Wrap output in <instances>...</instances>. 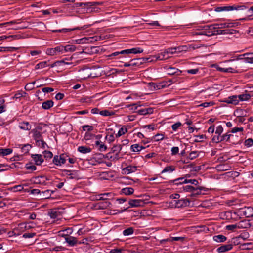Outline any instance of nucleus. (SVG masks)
<instances>
[{
    "mask_svg": "<svg viewBox=\"0 0 253 253\" xmlns=\"http://www.w3.org/2000/svg\"><path fill=\"white\" fill-rule=\"evenodd\" d=\"M247 8L246 6L244 4L233 5H227L225 6L217 7L215 9V11L217 12L222 11H231L236 10L237 11L245 10Z\"/></svg>",
    "mask_w": 253,
    "mask_h": 253,
    "instance_id": "nucleus-1",
    "label": "nucleus"
},
{
    "mask_svg": "<svg viewBox=\"0 0 253 253\" xmlns=\"http://www.w3.org/2000/svg\"><path fill=\"white\" fill-rule=\"evenodd\" d=\"M172 50L173 49H172L171 47L168 48L161 53L154 55L153 58H155V61L166 60L170 58L173 54ZM153 60H154V59H152L150 61Z\"/></svg>",
    "mask_w": 253,
    "mask_h": 253,
    "instance_id": "nucleus-2",
    "label": "nucleus"
},
{
    "mask_svg": "<svg viewBox=\"0 0 253 253\" xmlns=\"http://www.w3.org/2000/svg\"><path fill=\"white\" fill-rule=\"evenodd\" d=\"M179 189L180 192H191L192 193L191 194L190 196L192 197L200 194L201 193V190L203 189V187H198L195 188L192 186L186 185L182 186V187H181Z\"/></svg>",
    "mask_w": 253,
    "mask_h": 253,
    "instance_id": "nucleus-3",
    "label": "nucleus"
},
{
    "mask_svg": "<svg viewBox=\"0 0 253 253\" xmlns=\"http://www.w3.org/2000/svg\"><path fill=\"white\" fill-rule=\"evenodd\" d=\"M238 60H243L244 62L248 63H253V53H247L239 56L236 59L226 60L225 62H233Z\"/></svg>",
    "mask_w": 253,
    "mask_h": 253,
    "instance_id": "nucleus-4",
    "label": "nucleus"
},
{
    "mask_svg": "<svg viewBox=\"0 0 253 253\" xmlns=\"http://www.w3.org/2000/svg\"><path fill=\"white\" fill-rule=\"evenodd\" d=\"M68 157L66 154H62L60 156L55 155L53 159V163L57 166H61L65 163Z\"/></svg>",
    "mask_w": 253,
    "mask_h": 253,
    "instance_id": "nucleus-5",
    "label": "nucleus"
},
{
    "mask_svg": "<svg viewBox=\"0 0 253 253\" xmlns=\"http://www.w3.org/2000/svg\"><path fill=\"white\" fill-rule=\"evenodd\" d=\"M229 132L226 133L225 134H223V135H221L220 141H229L230 142L234 144H238L239 141H236L235 142L233 140V137H237L238 138V136L236 135H233L232 134H229Z\"/></svg>",
    "mask_w": 253,
    "mask_h": 253,
    "instance_id": "nucleus-6",
    "label": "nucleus"
},
{
    "mask_svg": "<svg viewBox=\"0 0 253 253\" xmlns=\"http://www.w3.org/2000/svg\"><path fill=\"white\" fill-rule=\"evenodd\" d=\"M204 32H205V36L208 37L215 35L216 30L215 27L214 25H206L203 27Z\"/></svg>",
    "mask_w": 253,
    "mask_h": 253,
    "instance_id": "nucleus-7",
    "label": "nucleus"
},
{
    "mask_svg": "<svg viewBox=\"0 0 253 253\" xmlns=\"http://www.w3.org/2000/svg\"><path fill=\"white\" fill-rule=\"evenodd\" d=\"M63 46H58L55 48H48L46 50V53L50 56H53L58 53H63Z\"/></svg>",
    "mask_w": 253,
    "mask_h": 253,
    "instance_id": "nucleus-8",
    "label": "nucleus"
},
{
    "mask_svg": "<svg viewBox=\"0 0 253 253\" xmlns=\"http://www.w3.org/2000/svg\"><path fill=\"white\" fill-rule=\"evenodd\" d=\"M137 170V167L136 166L128 165L122 169V173L124 174H129L135 172Z\"/></svg>",
    "mask_w": 253,
    "mask_h": 253,
    "instance_id": "nucleus-9",
    "label": "nucleus"
},
{
    "mask_svg": "<svg viewBox=\"0 0 253 253\" xmlns=\"http://www.w3.org/2000/svg\"><path fill=\"white\" fill-rule=\"evenodd\" d=\"M190 201L188 199L182 198L180 200L175 201V207L176 208H182L189 206Z\"/></svg>",
    "mask_w": 253,
    "mask_h": 253,
    "instance_id": "nucleus-10",
    "label": "nucleus"
},
{
    "mask_svg": "<svg viewBox=\"0 0 253 253\" xmlns=\"http://www.w3.org/2000/svg\"><path fill=\"white\" fill-rule=\"evenodd\" d=\"M41 128L40 127H37L35 129H33L31 130V133L32 134V137L36 141V142L37 140H40V139L42 138V133L39 130H41Z\"/></svg>",
    "mask_w": 253,
    "mask_h": 253,
    "instance_id": "nucleus-11",
    "label": "nucleus"
},
{
    "mask_svg": "<svg viewBox=\"0 0 253 253\" xmlns=\"http://www.w3.org/2000/svg\"><path fill=\"white\" fill-rule=\"evenodd\" d=\"M212 67H214L217 69V70L220 71V72H229V73H236L237 72L236 68L237 67H235V68L233 67H229V68H222L220 67L217 64H213L212 65Z\"/></svg>",
    "mask_w": 253,
    "mask_h": 253,
    "instance_id": "nucleus-12",
    "label": "nucleus"
},
{
    "mask_svg": "<svg viewBox=\"0 0 253 253\" xmlns=\"http://www.w3.org/2000/svg\"><path fill=\"white\" fill-rule=\"evenodd\" d=\"M88 27V25H84L82 27H77L74 28H63L60 30H53V32H70L74 30H84L86 28Z\"/></svg>",
    "mask_w": 253,
    "mask_h": 253,
    "instance_id": "nucleus-13",
    "label": "nucleus"
},
{
    "mask_svg": "<svg viewBox=\"0 0 253 253\" xmlns=\"http://www.w3.org/2000/svg\"><path fill=\"white\" fill-rule=\"evenodd\" d=\"M243 214L246 217H253V208L251 207H245L241 209Z\"/></svg>",
    "mask_w": 253,
    "mask_h": 253,
    "instance_id": "nucleus-14",
    "label": "nucleus"
},
{
    "mask_svg": "<svg viewBox=\"0 0 253 253\" xmlns=\"http://www.w3.org/2000/svg\"><path fill=\"white\" fill-rule=\"evenodd\" d=\"M130 207H137L143 206L144 204V201L140 199L130 200L128 202Z\"/></svg>",
    "mask_w": 253,
    "mask_h": 253,
    "instance_id": "nucleus-15",
    "label": "nucleus"
},
{
    "mask_svg": "<svg viewBox=\"0 0 253 253\" xmlns=\"http://www.w3.org/2000/svg\"><path fill=\"white\" fill-rule=\"evenodd\" d=\"M63 172L65 174V175L69 176L70 179H78L79 178V175L78 173V171L76 170H69L64 169L63 170Z\"/></svg>",
    "mask_w": 253,
    "mask_h": 253,
    "instance_id": "nucleus-16",
    "label": "nucleus"
},
{
    "mask_svg": "<svg viewBox=\"0 0 253 253\" xmlns=\"http://www.w3.org/2000/svg\"><path fill=\"white\" fill-rule=\"evenodd\" d=\"M238 98H237V95H232L225 98L223 101L228 104L236 105L238 104Z\"/></svg>",
    "mask_w": 253,
    "mask_h": 253,
    "instance_id": "nucleus-17",
    "label": "nucleus"
},
{
    "mask_svg": "<svg viewBox=\"0 0 253 253\" xmlns=\"http://www.w3.org/2000/svg\"><path fill=\"white\" fill-rule=\"evenodd\" d=\"M143 51V50L140 48V47H135L131 49H125L124 50V51H123L122 53H125L126 54H137V53H142Z\"/></svg>",
    "mask_w": 253,
    "mask_h": 253,
    "instance_id": "nucleus-18",
    "label": "nucleus"
},
{
    "mask_svg": "<svg viewBox=\"0 0 253 253\" xmlns=\"http://www.w3.org/2000/svg\"><path fill=\"white\" fill-rule=\"evenodd\" d=\"M65 240L66 242H67L70 247H73L76 245L78 243L77 239L73 236H66Z\"/></svg>",
    "mask_w": 253,
    "mask_h": 253,
    "instance_id": "nucleus-19",
    "label": "nucleus"
},
{
    "mask_svg": "<svg viewBox=\"0 0 253 253\" xmlns=\"http://www.w3.org/2000/svg\"><path fill=\"white\" fill-rule=\"evenodd\" d=\"M31 157L37 165H41L44 161L41 154H32Z\"/></svg>",
    "mask_w": 253,
    "mask_h": 253,
    "instance_id": "nucleus-20",
    "label": "nucleus"
},
{
    "mask_svg": "<svg viewBox=\"0 0 253 253\" xmlns=\"http://www.w3.org/2000/svg\"><path fill=\"white\" fill-rule=\"evenodd\" d=\"M149 58H137L133 59L130 60L132 66H138L142 63L143 62H149Z\"/></svg>",
    "mask_w": 253,
    "mask_h": 253,
    "instance_id": "nucleus-21",
    "label": "nucleus"
},
{
    "mask_svg": "<svg viewBox=\"0 0 253 253\" xmlns=\"http://www.w3.org/2000/svg\"><path fill=\"white\" fill-rule=\"evenodd\" d=\"M233 248L232 244L223 245L217 249V252L218 253H224L231 250Z\"/></svg>",
    "mask_w": 253,
    "mask_h": 253,
    "instance_id": "nucleus-22",
    "label": "nucleus"
},
{
    "mask_svg": "<svg viewBox=\"0 0 253 253\" xmlns=\"http://www.w3.org/2000/svg\"><path fill=\"white\" fill-rule=\"evenodd\" d=\"M172 49H173L172 51L174 54L175 53H179L182 52H186L188 47L186 45H182L179 46L175 47H171Z\"/></svg>",
    "mask_w": 253,
    "mask_h": 253,
    "instance_id": "nucleus-23",
    "label": "nucleus"
},
{
    "mask_svg": "<svg viewBox=\"0 0 253 253\" xmlns=\"http://www.w3.org/2000/svg\"><path fill=\"white\" fill-rule=\"evenodd\" d=\"M239 25V22L236 21L234 22L227 21L222 23L220 24L221 28L226 27H236Z\"/></svg>",
    "mask_w": 253,
    "mask_h": 253,
    "instance_id": "nucleus-24",
    "label": "nucleus"
},
{
    "mask_svg": "<svg viewBox=\"0 0 253 253\" xmlns=\"http://www.w3.org/2000/svg\"><path fill=\"white\" fill-rule=\"evenodd\" d=\"M153 112V108L149 107L139 109L137 111V113L139 115H145L147 114H151Z\"/></svg>",
    "mask_w": 253,
    "mask_h": 253,
    "instance_id": "nucleus-25",
    "label": "nucleus"
},
{
    "mask_svg": "<svg viewBox=\"0 0 253 253\" xmlns=\"http://www.w3.org/2000/svg\"><path fill=\"white\" fill-rule=\"evenodd\" d=\"M54 102L51 100H48L42 103V107L44 110H48L53 107Z\"/></svg>",
    "mask_w": 253,
    "mask_h": 253,
    "instance_id": "nucleus-26",
    "label": "nucleus"
},
{
    "mask_svg": "<svg viewBox=\"0 0 253 253\" xmlns=\"http://www.w3.org/2000/svg\"><path fill=\"white\" fill-rule=\"evenodd\" d=\"M19 127L20 129L24 130H29L31 129V126L28 122H23L19 123Z\"/></svg>",
    "mask_w": 253,
    "mask_h": 253,
    "instance_id": "nucleus-27",
    "label": "nucleus"
},
{
    "mask_svg": "<svg viewBox=\"0 0 253 253\" xmlns=\"http://www.w3.org/2000/svg\"><path fill=\"white\" fill-rule=\"evenodd\" d=\"M169 84H167L166 83L163 82V83H161L159 84H155L153 83L152 85L154 89H160L161 88H164V87H166L167 86H169L171 84V80H169Z\"/></svg>",
    "mask_w": 253,
    "mask_h": 253,
    "instance_id": "nucleus-28",
    "label": "nucleus"
},
{
    "mask_svg": "<svg viewBox=\"0 0 253 253\" xmlns=\"http://www.w3.org/2000/svg\"><path fill=\"white\" fill-rule=\"evenodd\" d=\"M251 96H252V95H251L248 93L242 94L237 95V98H238V102L240 101H247V100H249L251 98Z\"/></svg>",
    "mask_w": 253,
    "mask_h": 253,
    "instance_id": "nucleus-29",
    "label": "nucleus"
},
{
    "mask_svg": "<svg viewBox=\"0 0 253 253\" xmlns=\"http://www.w3.org/2000/svg\"><path fill=\"white\" fill-rule=\"evenodd\" d=\"M168 74L173 75H179L181 74V71L178 70V69L172 68V67H169L168 69Z\"/></svg>",
    "mask_w": 253,
    "mask_h": 253,
    "instance_id": "nucleus-30",
    "label": "nucleus"
},
{
    "mask_svg": "<svg viewBox=\"0 0 253 253\" xmlns=\"http://www.w3.org/2000/svg\"><path fill=\"white\" fill-rule=\"evenodd\" d=\"M78 151L81 153L86 154L90 153L91 151V149L86 146H81L78 147Z\"/></svg>",
    "mask_w": 253,
    "mask_h": 253,
    "instance_id": "nucleus-31",
    "label": "nucleus"
},
{
    "mask_svg": "<svg viewBox=\"0 0 253 253\" xmlns=\"http://www.w3.org/2000/svg\"><path fill=\"white\" fill-rule=\"evenodd\" d=\"M213 239L214 241L218 243L224 242L227 240L226 237L223 235L214 236Z\"/></svg>",
    "mask_w": 253,
    "mask_h": 253,
    "instance_id": "nucleus-32",
    "label": "nucleus"
},
{
    "mask_svg": "<svg viewBox=\"0 0 253 253\" xmlns=\"http://www.w3.org/2000/svg\"><path fill=\"white\" fill-rule=\"evenodd\" d=\"M134 190L132 187H126L121 190V192L126 195H130L134 193Z\"/></svg>",
    "mask_w": 253,
    "mask_h": 253,
    "instance_id": "nucleus-33",
    "label": "nucleus"
},
{
    "mask_svg": "<svg viewBox=\"0 0 253 253\" xmlns=\"http://www.w3.org/2000/svg\"><path fill=\"white\" fill-rule=\"evenodd\" d=\"M123 51H124V50H121V51L114 52L111 53V54L109 55L108 57L111 59H113V57H114L115 56L120 55L118 57V58L120 59L123 57H125V56H124V55H125V53H122Z\"/></svg>",
    "mask_w": 253,
    "mask_h": 253,
    "instance_id": "nucleus-34",
    "label": "nucleus"
},
{
    "mask_svg": "<svg viewBox=\"0 0 253 253\" xmlns=\"http://www.w3.org/2000/svg\"><path fill=\"white\" fill-rule=\"evenodd\" d=\"M94 98V96L88 97H82L80 99V102L83 103H86L87 104H90L92 102V99Z\"/></svg>",
    "mask_w": 253,
    "mask_h": 253,
    "instance_id": "nucleus-35",
    "label": "nucleus"
},
{
    "mask_svg": "<svg viewBox=\"0 0 253 253\" xmlns=\"http://www.w3.org/2000/svg\"><path fill=\"white\" fill-rule=\"evenodd\" d=\"M63 53L66 52H73L76 50V47L73 45H67L65 46H63Z\"/></svg>",
    "mask_w": 253,
    "mask_h": 253,
    "instance_id": "nucleus-36",
    "label": "nucleus"
},
{
    "mask_svg": "<svg viewBox=\"0 0 253 253\" xmlns=\"http://www.w3.org/2000/svg\"><path fill=\"white\" fill-rule=\"evenodd\" d=\"M111 194V193H101L96 196V199L97 200H105L108 199V196Z\"/></svg>",
    "mask_w": 253,
    "mask_h": 253,
    "instance_id": "nucleus-37",
    "label": "nucleus"
},
{
    "mask_svg": "<svg viewBox=\"0 0 253 253\" xmlns=\"http://www.w3.org/2000/svg\"><path fill=\"white\" fill-rule=\"evenodd\" d=\"M95 145L98 146V149L100 151H105L107 149V146L105 145L102 142L100 141H96L95 142Z\"/></svg>",
    "mask_w": 253,
    "mask_h": 253,
    "instance_id": "nucleus-38",
    "label": "nucleus"
},
{
    "mask_svg": "<svg viewBox=\"0 0 253 253\" xmlns=\"http://www.w3.org/2000/svg\"><path fill=\"white\" fill-rule=\"evenodd\" d=\"M144 149H145L144 147L140 146L138 144H134L131 146V149L133 152H140Z\"/></svg>",
    "mask_w": 253,
    "mask_h": 253,
    "instance_id": "nucleus-39",
    "label": "nucleus"
},
{
    "mask_svg": "<svg viewBox=\"0 0 253 253\" xmlns=\"http://www.w3.org/2000/svg\"><path fill=\"white\" fill-rule=\"evenodd\" d=\"M12 152V150L10 148H1L0 149V155L3 156L10 154Z\"/></svg>",
    "mask_w": 253,
    "mask_h": 253,
    "instance_id": "nucleus-40",
    "label": "nucleus"
},
{
    "mask_svg": "<svg viewBox=\"0 0 253 253\" xmlns=\"http://www.w3.org/2000/svg\"><path fill=\"white\" fill-rule=\"evenodd\" d=\"M98 205L100 209H104L109 207L111 205V203L108 201L101 202L98 203Z\"/></svg>",
    "mask_w": 253,
    "mask_h": 253,
    "instance_id": "nucleus-41",
    "label": "nucleus"
},
{
    "mask_svg": "<svg viewBox=\"0 0 253 253\" xmlns=\"http://www.w3.org/2000/svg\"><path fill=\"white\" fill-rule=\"evenodd\" d=\"M122 149L121 145L118 144L114 145L112 148V151L113 153H115L116 156H118L119 153Z\"/></svg>",
    "mask_w": 253,
    "mask_h": 253,
    "instance_id": "nucleus-42",
    "label": "nucleus"
},
{
    "mask_svg": "<svg viewBox=\"0 0 253 253\" xmlns=\"http://www.w3.org/2000/svg\"><path fill=\"white\" fill-rule=\"evenodd\" d=\"M31 146L30 144H25L21 147V152L23 154H27L29 152L31 148Z\"/></svg>",
    "mask_w": 253,
    "mask_h": 253,
    "instance_id": "nucleus-43",
    "label": "nucleus"
},
{
    "mask_svg": "<svg viewBox=\"0 0 253 253\" xmlns=\"http://www.w3.org/2000/svg\"><path fill=\"white\" fill-rule=\"evenodd\" d=\"M36 143L37 146L43 149H45L46 147H47V144L43 141V138L40 140H37Z\"/></svg>",
    "mask_w": 253,
    "mask_h": 253,
    "instance_id": "nucleus-44",
    "label": "nucleus"
},
{
    "mask_svg": "<svg viewBox=\"0 0 253 253\" xmlns=\"http://www.w3.org/2000/svg\"><path fill=\"white\" fill-rule=\"evenodd\" d=\"M175 169V168L172 166H167L162 171L161 173H166V172H172L173 171H174Z\"/></svg>",
    "mask_w": 253,
    "mask_h": 253,
    "instance_id": "nucleus-45",
    "label": "nucleus"
},
{
    "mask_svg": "<svg viewBox=\"0 0 253 253\" xmlns=\"http://www.w3.org/2000/svg\"><path fill=\"white\" fill-rule=\"evenodd\" d=\"M134 232V229L132 227H129L123 231L124 236H128L132 234Z\"/></svg>",
    "mask_w": 253,
    "mask_h": 253,
    "instance_id": "nucleus-46",
    "label": "nucleus"
},
{
    "mask_svg": "<svg viewBox=\"0 0 253 253\" xmlns=\"http://www.w3.org/2000/svg\"><path fill=\"white\" fill-rule=\"evenodd\" d=\"M127 129L125 127H121L119 129L117 134L116 135V137H119L123 134H125L126 132H127Z\"/></svg>",
    "mask_w": 253,
    "mask_h": 253,
    "instance_id": "nucleus-47",
    "label": "nucleus"
},
{
    "mask_svg": "<svg viewBox=\"0 0 253 253\" xmlns=\"http://www.w3.org/2000/svg\"><path fill=\"white\" fill-rule=\"evenodd\" d=\"M49 66V65L48 64V62L47 61H43L41 62L36 66V69H40V68H43L44 67Z\"/></svg>",
    "mask_w": 253,
    "mask_h": 253,
    "instance_id": "nucleus-48",
    "label": "nucleus"
},
{
    "mask_svg": "<svg viewBox=\"0 0 253 253\" xmlns=\"http://www.w3.org/2000/svg\"><path fill=\"white\" fill-rule=\"evenodd\" d=\"M99 114L103 116H110L114 114L112 111H109L107 110H104L99 112Z\"/></svg>",
    "mask_w": 253,
    "mask_h": 253,
    "instance_id": "nucleus-49",
    "label": "nucleus"
},
{
    "mask_svg": "<svg viewBox=\"0 0 253 253\" xmlns=\"http://www.w3.org/2000/svg\"><path fill=\"white\" fill-rule=\"evenodd\" d=\"M190 183L194 185H197L198 184V182L196 179H185L183 181L180 182V183Z\"/></svg>",
    "mask_w": 253,
    "mask_h": 253,
    "instance_id": "nucleus-50",
    "label": "nucleus"
},
{
    "mask_svg": "<svg viewBox=\"0 0 253 253\" xmlns=\"http://www.w3.org/2000/svg\"><path fill=\"white\" fill-rule=\"evenodd\" d=\"M48 215L51 218L56 219L59 215V212L56 211H52L48 212Z\"/></svg>",
    "mask_w": 253,
    "mask_h": 253,
    "instance_id": "nucleus-51",
    "label": "nucleus"
},
{
    "mask_svg": "<svg viewBox=\"0 0 253 253\" xmlns=\"http://www.w3.org/2000/svg\"><path fill=\"white\" fill-rule=\"evenodd\" d=\"M36 83L35 81H34L32 83H28L25 86V89L26 90H31L34 88V85Z\"/></svg>",
    "mask_w": 253,
    "mask_h": 253,
    "instance_id": "nucleus-52",
    "label": "nucleus"
},
{
    "mask_svg": "<svg viewBox=\"0 0 253 253\" xmlns=\"http://www.w3.org/2000/svg\"><path fill=\"white\" fill-rule=\"evenodd\" d=\"M199 156V153L198 151H192L191 152L188 158L190 159V160H193L196 158H197L198 156Z\"/></svg>",
    "mask_w": 253,
    "mask_h": 253,
    "instance_id": "nucleus-53",
    "label": "nucleus"
},
{
    "mask_svg": "<svg viewBox=\"0 0 253 253\" xmlns=\"http://www.w3.org/2000/svg\"><path fill=\"white\" fill-rule=\"evenodd\" d=\"M237 32V31L234 29H224L221 30V34H233Z\"/></svg>",
    "mask_w": 253,
    "mask_h": 253,
    "instance_id": "nucleus-54",
    "label": "nucleus"
},
{
    "mask_svg": "<svg viewBox=\"0 0 253 253\" xmlns=\"http://www.w3.org/2000/svg\"><path fill=\"white\" fill-rule=\"evenodd\" d=\"M221 135L219 134H216L214 135L212 138V141L214 143H219L220 142V139H221Z\"/></svg>",
    "mask_w": 253,
    "mask_h": 253,
    "instance_id": "nucleus-55",
    "label": "nucleus"
},
{
    "mask_svg": "<svg viewBox=\"0 0 253 253\" xmlns=\"http://www.w3.org/2000/svg\"><path fill=\"white\" fill-rule=\"evenodd\" d=\"M26 94L25 92H20L19 91L15 93L14 97H13L14 99H20L21 97L24 96Z\"/></svg>",
    "mask_w": 253,
    "mask_h": 253,
    "instance_id": "nucleus-56",
    "label": "nucleus"
},
{
    "mask_svg": "<svg viewBox=\"0 0 253 253\" xmlns=\"http://www.w3.org/2000/svg\"><path fill=\"white\" fill-rule=\"evenodd\" d=\"M181 123L180 122H177L173 124L171 126L172 129L173 131H176L178 128L181 126Z\"/></svg>",
    "mask_w": 253,
    "mask_h": 253,
    "instance_id": "nucleus-57",
    "label": "nucleus"
},
{
    "mask_svg": "<svg viewBox=\"0 0 253 253\" xmlns=\"http://www.w3.org/2000/svg\"><path fill=\"white\" fill-rule=\"evenodd\" d=\"M223 128L221 125L218 126L216 128L215 134L221 135L223 132Z\"/></svg>",
    "mask_w": 253,
    "mask_h": 253,
    "instance_id": "nucleus-58",
    "label": "nucleus"
},
{
    "mask_svg": "<svg viewBox=\"0 0 253 253\" xmlns=\"http://www.w3.org/2000/svg\"><path fill=\"white\" fill-rule=\"evenodd\" d=\"M244 144L246 146L250 147L253 145V140L252 138H249L246 140L244 142Z\"/></svg>",
    "mask_w": 253,
    "mask_h": 253,
    "instance_id": "nucleus-59",
    "label": "nucleus"
},
{
    "mask_svg": "<svg viewBox=\"0 0 253 253\" xmlns=\"http://www.w3.org/2000/svg\"><path fill=\"white\" fill-rule=\"evenodd\" d=\"M82 128L84 131H91L93 130V127L90 125H84L82 126Z\"/></svg>",
    "mask_w": 253,
    "mask_h": 253,
    "instance_id": "nucleus-60",
    "label": "nucleus"
},
{
    "mask_svg": "<svg viewBox=\"0 0 253 253\" xmlns=\"http://www.w3.org/2000/svg\"><path fill=\"white\" fill-rule=\"evenodd\" d=\"M243 130H244V128L242 127H235L232 129L230 132H231L232 133H237L238 132H243Z\"/></svg>",
    "mask_w": 253,
    "mask_h": 253,
    "instance_id": "nucleus-61",
    "label": "nucleus"
},
{
    "mask_svg": "<svg viewBox=\"0 0 253 253\" xmlns=\"http://www.w3.org/2000/svg\"><path fill=\"white\" fill-rule=\"evenodd\" d=\"M27 169L34 171L36 169V167L35 165H32L31 164H27L25 166Z\"/></svg>",
    "mask_w": 253,
    "mask_h": 253,
    "instance_id": "nucleus-62",
    "label": "nucleus"
},
{
    "mask_svg": "<svg viewBox=\"0 0 253 253\" xmlns=\"http://www.w3.org/2000/svg\"><path fill=\"white\" fill-rule=\"evenodd\" d=\"M43 154L44 157L46 158H51L53 156L52 153L49 151H44Z\"/></svg>",
    "mask_w": 253,
    "mask_h": 253,
    "instance_id": "nucleus-63",
    "label": "nucleus"
},
{
    "mask_svg": "<svg viewBox=\"0 0 253 253\" xmlns=\"http://www.w3.org/2000/svg\"><path fill=\"white\" fill-rule=\"evenodd\" d=\"M156 141H159L164 139V136L162 134H157L154 136Z\"/></svg>",
    "mask_w": 253,
    "mask_h": 253,
    "instance_id": "nucleus-64",
    "label": "nucleus"
}]
</instances>
